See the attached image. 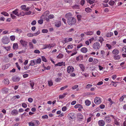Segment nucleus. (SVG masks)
I'll return each instance as SVG.
<instances>
[{
  "label": "nucleus",
  "instance_id": "obj_1",
  "mask_svg": "<svg viewBox=\"0 0 126 126\" xmlns=\"http://www.w3.org/2000/svg\"><path fill=\"white\" fill-rule=\"evenodd\" d=\"M67 21L69 25L72 26L75 24L76 22V20L74 17H71L68 18Z\"/></svg>",
  "mask_w": 126,
  "mask_h": 126
},
{
  "label": "nucleus",
  "instance_id": "obj_2",
  "mask_svg": "<svg viewBox=\"0 0 126 126\" xmlns=\"http://www.w3.org/2000/svg\"><path fill=\"white\" fill-rule=\"evenodd\" d=\"M100 47V45L99 43L98 42H95L93 45V49L97 50L99 49Z\"/></svg>",
  "mask_w": 126,
  "mask_h": 126
},
{
  "label": "nucleus",
  "instance_id": "obj_3",
  "mask_svg": "<svg viewBox=\"0 0 126 126\" xmlns=\"http://www.w3.org/2000/svg\"><path fill=\"white\" fill-rule=\"evenodd\" d=\"M1 41L2 43L4 44H7L9 42V40L6 36L3 37L1 39Z\"/></svg>",
  "mask_w": 126,
  "mask_h": 126
},
{
  "label": "nucleus",
  "instance_id": "obj_4",
  "mask_svg": "<svg viewBox=\"0 0 126 126\" xmlns=\"http://www.w3.org/2000/svg\"><path fill=\"white\" fill-rule=\"evenodd\" d=\"M101 102V98L99 97H96L94 99V103L98 105L100 104Z\"/></svg>",
  "mask_w": 126,
  "mask_h": 126
},
{
  "label": "nucleus",
  "instance_id": "obj_5",
  "mask_svg": "<svg viewBox=\"0 0 126 126\" xmlns=\"http://www.w3.org/2000/svg\"><path fill=\"white\" fill-rule=\"evenodd\" d=\"M74 71V67L71 66H69L68 67L67 72L69 73H71Z\"/></svg>",
  "mask_w": 126,
  "mask_h": 126
},
{
  "label": "nucleus",
  "instance_id": "obj_6",
  "mask_svg": "<svg viewBox=\"0 0 126 126\" xmlns=\"http://www.w3.org/2000/svg\"><path fill=\"white\" fill-rule=\"evenodd\" d=\"M73 39L71 38H66L62 40L64 44L68 43L72 41Z\"/></svg>",
  "mask_w": 126,
  "mask_h": 126
},
{
  "label": "nucleus",
  "instance_id": "obj_7",
  "mask_svg": "<svg viewBox=\"0 0 126 126\" xmlns=\"http://www.w3.org/2000/svg\"><path fill=\"white\" fill-rule=\"evenodd\" d=\"M104 120L105 122L108 124L110 123L111 121V119L109 116H106L104 118Z\"/></svg>",
  "mask_w": 126,
  "mask_h": 126
},
{
  "label": "nucleus",
  "instance_id": "obj_8",
  "mask_svg": "<svg viewBox=\"0 0 126 126\" xmlns=\"http://www.w3.org/2000/svg\"><path fill=\"white\" fill-rule=\"evenodd\" d=\"M20 42L22 45L23 47H26L27 46L28 42L26 41L21 39Z\"/></svg>",
  "mask_w": 126,
  "mask_h": 126
},
{
  "label": "nucleus",
  "instance_id": "obj_9",
  "mask_svg": "<svg viewBox=\"0 0 126 126\" xmlns=\"http://www.w3.org/2000/svg\"><path fill=\"white\" fill-rule=\"evenodd\" d=\"M98 124L99 126H104L105 124V122L103 120H100L98 121Z\"/></svg>",
  "mask_w": 126,
  "mask_h": 126
},
{
  "label": "nucleus",
  "instance_id": "obj_10",
  "mask_svg": "<svg viewBox=\"0 0 126 126\" xmlns=\"http://www.w3.org/2000/svg\"><path fill=\"white\" fill-rule=\"evenodd\" d=\"M114 124L117 125H120V120L118 118H116L114 120Z\"/></svg>",
  "mask_w": 126,
  "mask_h": 126
},
{
  "label": "nucleus",
  "instance_id": "obj_11",
  "mask_svg": "<svg viewBox=\"0 0 126 126\" xmlns=\"http://www.w3.org/2000/svg\"><path fill=\"white\" fill-rule=\"evenodd\" d=\"M12 80L13 81L17 82L19 81L20 78L19 77L15 76L13 77L12 78Z\"/></svg>",
  "mask_w": 126,
  "mask_h": 126
},
{
  "label": "nucleus",
  "instance_id": "obj_12",
  "mask_svg": "<svg viewBox=\"0 0 126 126\" xmlns=\"http://www.w3.org/2000/svg\"><path fill=\"white\" fill-rule=\"evenodd\" d=\"M26 5H22L21 7V8L22 10H25L26 11H28L29 10L30 7H28L26 8Z\"/></svg>",
  "mask_w": 126,
  "mask_h": 126
},
{
  "label": "nucleus",
  "instance_id": "obj_13",
  "mask_svg": "<svg viewBox=\"0 0 126 126\" xmlns=\"http://www.w3.org/2000/svg\"><path fill=\"white\" fill-rule=\"evenodd\" d=\"M18 11L19 10L18 9H16L12 11V13L13 14L16 16H19L20 14L19 13Z\"/></svg>",
  "mask_w": 126,
  "mask_h": 126
},
{
  "label": "nucleus",
  "instance_id": "obj_14",
  "mask_svg": "<svg viewBox=\"0 0 126 126\" xmlns=\"http://www.w3.org/2000/svg\"><path fill=\"white\" fill-rule=\"evenodd\" d=\"M119 53V50L116 49H114L112 52V53L115 55H118Z\"/></svg>",
  "mask_w": 126,
  "mask_h": 126
},
{
  "label": "nucleus",
  "instance_id": "obj_15",
  "mask_svg": "<svg viewBox=\"0 0 126 126\" xmlns=\"http://www.w3.org/2000/svg\"><path fill=\"white\" fill-rule=\"evenodd\" d=\"M73 16L72 14L70 13H68L66 14L65 15L66 18H67L70 17H72Z\"/></svg>",
  "mask_w": 126,
  "mask_h": 126
},
{
  "label": "nucleus",
  "instance_id": "obj_16",
  "mask_svg": "<svg viewBox=\"0 0 126 126\" xmlns=\"http://www.w3.org/2000/svg\"><path fill=\"white\" fill-rule=\"evenodd\" d=\"M61 22L60 21H57L55 23V25L57 27H59L61 25Z\"/></svg>",
  "mask_w": 126,
  "mask_h": 126
},
{
  "label": "nucleus",
  "instance_id": "obj_17",
  "mask_svg": "<svg viewBox=\"0 0 126 126\" xmlns=\"http://www.w3.org/2000/svg\"><path fill=\"white\" fill-rule=\"evenodd\" d=\"M84 33L87 35H91L93 34L94 32L92 31H88L85 32Z\"/></svg>",
  "mask_w": 126,
  "mask_h": 126
},
{
  "label": "nucleus",
  "instance_id": "obj_18",
  "mask_svg": "<svg viewBox=\"0 0 126 126\" xmlns=\"http://www.w3.org/2000/svg\"><path fill=\"white\" fill-rule=\"evenodd\" d=\"M80 51L82 52L85 53L87 51L88 49L86 47H83L81 49Z\"/></svg>",
  "mask_w": 126,
  "mask_h": 126
},
{
  "label": "nucleus",
  "instance_id": "obj_19",
  "mask_svg": "<svg viewBox=\"0 0 126 126\" xmlns=\"http://www.w3.org/2000/svg\"><path fill=\"white\" fill-rule=\"evenodd\" d=\"M32 121L34 125V126H37L39 124V121L38 120H34Z\"/></svg>",
  "mask_w": 126,
  "mask_h": 126
},
{
  "label": "nucleus",
  "instance_id": "obj_20",
  "mask_svg": "<svg viewBox=\"0 0 126 126\" xmlns=\"http://www.w3.org/2000/svg\"><path fill=\"white\" fill-rule=\"evenodd\" d=\"M121 56L119 55H115L113 56L114 59L115 60H118L120 59Z\"/></svg>",
  "mask_w": 126,
  "mask_h": 126
},
{
  "label": "nucleus",
  "instance_id": "obj_21",
  "mask_svg": "<svg viewBox=\"0 0 126 126\" xmlns=\"http://www.w3.org/2000/svg\"><path fill=\"white\" fill-rule=\"evenodd\" d=\"M18 113L17 110H12L11 114L12 115H16L18 114Z\"/></svg>",
  "mask_w": 126,
  "mask_h": 126
},
{
  "label": "nucleus",
  "instance_id": "obj_22",
  "mask_svg": "<svg viewBox=\"0 0 126 126\" xmlns=\"http://www.w3.org/2000/svg\"><path fill=\"white\" fill-rule=\"evenodd\" d=\"M65 64L64 63H63V62H59L58 63L55 65V66H62V65H64Z\"/></svg>",
  "mask_w": 126,
  "mask_h": 126
},
{
  "label": "nucleus",
  "instance_id": "obj_23",
  "mask_svg": "<svg viewBox=\"0 0 126 126\" xmlns=\"http://www.w3.org/2000/svg\"><path fill=\"white\" fill-rule=\"evenodd\" d=\"M35 61V59L31 61H30L31 63L29 64H30V65L33 66L36 64Z\"/></svg>",
  "mask_w": 126,
  "mask_h": 126
},
{
  "label": "nucleus",
  "instance_id": "obj_24",
  "mask_svg": "<svg viewBox=\"0 0 126 126\" xmlns=\"http://www.w3.org/2000/svg\"><path fill=\"white\" fill-rule=\"evenodd\" d=\"M30 85L31 87V89H33V87L34 85V82L33 81L31 80L30 81Z\"/></svg>",
  "mask_w": 126,
  "mask_h": 126
},
{
  "label": "nucleus",
  "instance_id": "obj_25",
  "mask_svg": "<svg viewBox=\"0 0 126 126\" xmlns=\"http://www.w3.org/2000/svg\"><path fill=\"white\" fill-rule=\"evenodd\" d=\"M35 64L36 65L40 63L41 62V60L40 58H38L37 59H35Z\"/></svg>",
  "mask_w": 126,
  "mask_h": 126
},
{
  "label": "nucleus",
  "instance_id": "obj_26",
  "mask_svg": "<svg viewBox=\"0 0 126 126\" xmlns=\"http://www.w3.org/2000/svg\"><path fill=\"white\" fill-rule=\"evenodd\" d=\"M72 8L74 9H79L80 8L79 6L78 5H75L73 6Z\"/></svg>",
  "mask_w": 126,
  "mask_h": 126
},
{
  "label": "nucleus",
  "instance_id": "obj_27",
  "mask_svg": "<svg viewBox=\"0 0 126 126\" xmlns=\"http://www.w3.org/2000/svg\"><path fill=\"white\" fill-rule=\"evenodd\" d=\"M18 47V44L16 43H15L13 44V48L14 49H17Z\"/></svg>",
  "mask_w": 126,
  "mask_h": 126
},
{
  "label": "nucleus",
  "instance_id": "obj_28",
  "mask_svg": "<svg viewBox=\"0 0 126 126\" xmlns=\"http://www.w3.org/2000/svg\"><path fill=\"white\" fill-rule=\"evenodd\" d=\"M4 84H8L9 83V80L8 79H5L4 80Z\"/></svg>",
  "mask_w": 126,
  "mask_h": 126
},
{
  "label": "nucleus",
  "instance_id": "obj_29",
  "mask_svg": "<svg viewBox=\"0 0 126 126\" xmlns=\"http://www.w3.org/2000/svg\"><path fill=\"white\" fill-rule=\"evenodd\" d=\"M85 10L87 13H89L92 11V10L90 8L88 7L85 8Z\"/></svg>",
  "mask_w": 126,
  "mask_h": 126
},
{
  "label": "nucleus",
  "instance_id": "obj_30",
  "mask_svg": "<svg viewBox=\"0 0 126 126\" xmlns=\"http://www.w3.org/2000/svg\"><path fill=\"white\" fill-rule=\"evenodd\" d=\"M86 0L87 2L89 3L90 4H93L95 1V0Z\"/></svg>",
  "mask_w": 126,
  "mask_h": 126
},
{
  "label": "nucleus",
  "instance_id": "obj_31",
  "mask_svg": "<svg viewBox=\"0 0 126 126\" xmlns=\"http://www.w3.org/2000/svg\"><path fill=\"white\" fill-rule=\"evenodd\" d=\"M85 102L86 105L87 106H89L91 104V102L88 100H86L85 101Z\"/></svg>",
  "mask_w": 126,
  "mask_h": 126
},
{
  "label": "nucleus",
  "instance_id": "obj_32",
  "mask_svg": "<svg viewBox=\"0 0 126 126\" xmlns=\"http://www.w3.org/2000/svg\"><path fill=\"white\" fill-rule=\"evenodd\" d=\"M67 94V93H64L62 95H59V98L60 99L63 98L65 96V95Z\"/></svg>",
  "mask_w": 126,
  "mask_h": 126
},
{
  "label": "nucleus",
  "instance_id": "obj_33",
  "mask_svg": "<svg viewBox=\"0 0 126 126\" xmlns=\"http://www.w3.org/2000/svg\"><path fill=\"white\" fill-rule=\"evenodd\" d=\"M99 38V39L97 41L98 42H100L102 44L103 42L104 41V39L102 37H100Z\"/></svg>",
  "mask_w": 126,
  "mask_h": 126
},
{
  "label": "nucleus",
  "instance_id": "obj_34",
  "mask_svg": "<svg viewBox=\"0 0 126 126\" xmlns=\"http://www.w3.org/2000/svg\"><path fill=\"white\" fill-rule=\"evenodd\" d=\"M74 107L76 109H77L78 108H82V106L80 104H77Z\"/></svg>",
  "mask_w": 126,
  "mask_h": 126
},
{
  "label": "nucleus",
  "instance_id": "obj_35",
  "mask_svg": "<svg viewBox=\"0 0 126 126\" xmlns=\"http://www.w3.org/2000/svg\"><path fill=\"white\" fill-rule=\"evenodd\" d=\"M74 115V114L73 113H69L68 115V117L70 118L71 119L73 118V117Z\"/></svg>",
  "mask_w": 126,
  "mask_h": 126
},
{
  "label": "nucleus",
  "instance_id": "obj_36",
  "mask_svg": "<svg viewBox=\"0 0 126 126\" xmlns=\"http://www.w3.org/2000/svg\"><path fill=\"white\" fill-rule=\"evenodd\" d=\"M108 100L110 101V106L112 104L115 103V102L113 101L110 98H109L108 99Z\"/></svg>",
  "mask_w": 126,
  "mask_h": 126
},
{
  "label": "nucleus",
  "instance_id": "obj_37",
  "mask_svg": "<svg viewBox=\"0 0 126 126\" xmlns=\"http://www.w3.org/2000/svg\"><path fill=\"white\" fill-rule=\"evenodd\" d=\"M44 49H45L47 48H49L50 49L49 44H45L43 45Z\"/></svg>",
  "mask_w": 126,
  "mask_h": 126
},
{
  "label": "nucleus",
  "instance_id": "obj_38",
  "mask_svg": "<svg viewBox=\"0 0 126 126\" xmlns=\"http://www.w3.org/2000/svg\"><path fill=\"white\" fill-rule=\"evenodd\" d=\"M113 34L112 33L110 32V33H108L106 34V36L107 37H110L112 36Z\"/></svg>",
  "mask_w": 126,
  "mask_h": 126
},
{
  "label": "nucleus",
  "instance_id": "obj_39",
  "mask_svg": "<svg viewBox=\"0 0 126 126\" xmlns=\"http://www.w3.org/2000/svg\"><path fill=\"white\" fill-rule=\"evenodd\" d=\"M48 85L49 86H51L53 85V82L52 80H50L48 81Z\"/></svg>",
  "mask_w": 126,
  "mask_h": 126
},
{
  "label": "nucleus",
  "instance_id": "obj_40",
  "mask_svg": "<svg viewBox=\"0 0 126 126\" xmlns=\"http://www.w3.org/2000/svg\"><path fill=\"white\" fill-rule=\"evenodd\" d=\"M122 51L123 53H126V46L122 48Z\"/></svg>",
  "mask_w": 126,
  "mask_h": 126
},
{
  "label": "nucleus",
  "instance_id": "obj_41",
  "mask_svg": "<svg viewBox=\"0 0 126 126\" xmlns=\"http://www.w3.org/2000/svg\"><path fill=\"white\" fill-rule=\"evenodd\" d=\"M1 14L5 16H9V14L5 12H1Z\"/></svg>",
  "mask_w": 126,
  "mask_h": 126
},
{
  "label": "nucleus",
  "instance_id": "obj_42",
  "mask_svg": "<svg viewBox=\"0 0 126 126\" xmlns=\"http://www.w3.org/2000/svg\"><path fill=\"white\" fill-rule=\"evenodd\" d=\"M67 47V48H65V49L66 50V52H68L67 51V48H68V49H72L73 48V46L71 45H68Z\"/></svg>",
  "mask_w": 126,
  "mask_h": 126
},
{
  "label": "nucleus",
  "instance_id": "obj_43",
  "mask_svg": "<svg viewBox=\"0 0 126 126\" xmlns=\"http://www.w3.org/2000/svg\"><path fill=\"white\" fill-rule=\"evenodd\" d=\"M63 54H60L57 57V58L58 59H61L63 58Z\"/></svg>",
  "mask_w": 126,
  "mask_h": 126
},
{
  "label": "nucleus",
  "instance_id": "obj_44",
  "mask_svg": "<svg viewBox=\"0 0 126 126\" xmlns=\"http://www.w3.org/2000/svg\"><path fill=\"white\" fill-rule=\"evenodd\" d=\"M80 68L83 71L84 70L85 68L83 64H81L79 65Z\"/></svg>",
  "mask_w": 126,
  "mask_h": 126
},
{
  "label": "nucleus",
  "instance_id": "obj_45",
  "mask_svg": "<svg viewBox=\"0 0 126 126\" xmlns=\"http://www.w3.org/2000/svg\"><path fill=\"white\" fill-rule=\"evenodd\" d=\"M114 3V1L112 0L110 1L109 2V4L111 6H113Z\"/></svg>",
  "mask_w": 126,
  "mask_h": 126
},
{
  "label": "nucleus",
  "instance_id": "obj_46",
  "mask_svg": "<svg viewBox=\"0 0 126 126\" xmlns=\"http://www.w3.org/2000/svg\"><path fill=\"white\" fill-rule=\"evenodd\" d=\"M29 46L30 48L31 49H33L34 48L33 45L31 42H29Z\"/></svg>",
  "mask_w": 126,
  "mask_h": 126
},
{
  "label": "nucleus",
  "instance_id": "obj_47",
  "mask_svg": "<svg viewBox=\"0 0 126 126\" xmlns=\"http://www.w3.org/2000/svg\"><path fill=\"white\" fill-rule=\"evenodd\" d=\"M3 47L7 51H9L11 49V47L10 46L7 47Z\"/></svg>",
  "mask_w": 126,
  "mask_h": 126
},
{
  "label": "nucleus",
  "instance_id": "obj_48",
  "mask_svg": "<svg viewBox=\"0 0 126 126\" xmlns=\"http://www.w3.org/2000/svg\"><path fill=\"white\" fill-rule=\"evenodd\" d=\"M106 46L108 47V49H111L112 48V47L110 44H106Z\"/></svg>",
  "mask_w": 126,
  "mask_h": 126
},
{
  "label": "nucleus",
  "instance_id": "obj_49",
  "mask_svg": "<svg viewBox=\"0 0 126 126\" xmlns=\"http://www.w3.org/2000/svg\"><path fill=\"white\" fill-rule=\"evenodd\" d=\"M15 64L16 65V66L18 69L19 70H20L21 69V67H20L19 65L18 64V63L16 62V63Z\"/></svg>",
  "mask_w": 126,
  "mask_h": 126
},
{
  "label": "nucleus",
  "instance_id": "obj_50",
  "mask_svg": "<svg viewBox=\"0 0 126 126\" xmlns=\"http://www.w3.org/2000/svg\"><path fill=\"white\" fill-rule=\"evenodd\" d=\"M68 87L67 85L64 86L63 87H62L60 88V90L61 91H63L65 89H66Z\"/></svg>",
  "mask_w": 126,
  "mask_h": 126
},
{
  "label": "nucleus",
  "instance_id": "obj_51",
  "mask_svg": "<svg viewBox=\"0 0 126 126\" xmlns=\"http://www.w3.org/2000/svg\"><path fill=\"white\" fill-rule=\"evenodd\" d=\"M42 59V60L45 62H47V60L46 58L44 56H42L41 57Z\"/></svg>",
  "mask_w": 126,
  "mask_h": 126
},
{
  "label": "nucleus",
  "instance_id": "obj_52",
  "mask_svg": "<svg viewBox=\"0 0 126 126\" xmlns=\"http://www.w3.org/2000/svg\"><path fill=\"white\" fill-rule=\"evenodd\" d=\"M98 62V60L96 59H94V61L93 62V63L94 64H97Z\"/></svg>",
  "mask_w": 126,
  "mask_h": 126
},
{
  "label": "nucleus",
  "instance_id": "obj_53",
  "mask_svg": "<svg viewBox=\"0 0 126 126\" xmlns=\"http://www.w3.org/2000/svg\"><path fill=\"white\" fill-rule=\"evenodd\" d=\"M54 17V16L53 15H50L48 16V18L50 19H52Z\"/></svg>",
  "mask_w": 126,
  "mask_h": 126
},
{
  "label": "nucleus",
  "instance_id": "obj_54",
  "mask_svg": "<svg viewBox=\"0 0 126 126\" xmlns=\"http://www.w3.org/2000/svg\"><path fill=\"white\" fill-rule=\"evenodd\" d=\"M11 40L12 41H14L15 40V36L14 35H12L10 36Z\"/></svg>",
  "mask_w": 126,
  "mask_h": 126
},
{
  "label": "nucleus",
  "instance_id": "obj_55",
  "mask_svg": "<svg viewBox=\"0 0 126 126\" xmlns=\"http://www.w3.org/2000/svg\"><path fill=\"white\" fill-rule=\"evenodd\" d=\"M64 1L66 3L69 4L71 3L72 2V1L71 0H64Z\"/></svg>",
  "mask_w": 126,
  "mask_h": 126
},
{
  "label": "nucleus",
  "instance_id": "obj_56",
  "mask_svg": "<svg viewBox=\"0 0 126 126\" xmlns=\"http://www.w3.org/2000/svg\"><path fill=\"white\" fill-rule=\"evenodd\" d=\"M77 17L79 21L80 20H81V16L80 15H77Z\"/></svg>",
  "mask_w": 126,
  "mask_h": 126
},
{
  "label": "nucleus",
  "instance_id": "obj_57",
  "mask_svg": "<svg viewBox=\"0 0 126 126\" xmlns=\"http://www.w3.org/2000/svg\"><path fill=\"white\" fill-rule=\"evenodd\" d=\"M92 86V85L90 84H87L86 86V88H90Z\"/></svg>",
  "mask_w": 126,
  "mask_h": 126
},
{
  "label": "nucleus",
  "instance_id": "obj_58",
  "mask_svg": "<svg viewBox=\"0 0 126 126\" xmlns=\"http://www.w3.org/2000/svg\"><path fill=\"white\" fill-rule=\"evenodd\" d=\"M78 85H75L74 86H73V87H72V89L73 90H74V89H76L78 88Z\"/></svg>",
  "mask_w": 126,
  "mask_h": 126
},
{
  "label": "nucleus",
  "instance_id": "obj_59",
  "mask_svg": "<svg viewBox=\"0 0 126 126\" xmlns=\"http://www.w3.org/2000/svg\"><path fill=\"white\" fill-rule=\"evenodd\" d=\"M11 16L13 19H14L16 18V17L14 15V14H10Z\"/></svg>",
  "mask_w": 126,
  "mask_h": 126
},
{
  "label": "nucleus",
  "instance_id": "obj_60",
  "mask_svg": "<svg viewBox=\"0 0 126 126\" xmlns=\"http://www.w3.org/2000/svg\"><path fill=\"white\" fill-rule=\"evenodd\" d=\"M34 52L35 53L39 54L40 53V51L38 49H35L34 50Z\"/></svg>",
  "mask_w": 126,
  "mask_h": 126
},
{
  "label": "nucleus",
  "instance_id": "obj_61",
  "mask_svg": "<svg viewBox=\"0 0 126 126\" xmlns=\"http://www.w3.org/2000/svg\"><path fill=\"white\" fill-rule=\"evenodd\" d=\"M40 32L39 31H38L36 33H33L34 36H36L38 35Z\"/></svg>",
  "mask_w": 126,
  "mask_h": 126
},
{
  "label": "nucleus",
  "instance_id": "obj_62",
  "mask_svg": "<svg viewBox=\"0 0 126 126\" xmlns=\"http://www.w3.org/2000/svg\"><path fill=\"white\" fill-rule=\"evenodd\" d=\"M48 32V30L47 29H44L42 31V32L43 33H47Z\"/></svg>",
  "mask_w": 126,
  "mask_h": 126
},
{
  "label": "nucleus",
  "instance_id": "obj_63",
  "mask_svg": "<svg viewBox=\"0 0 126 126\" xmlns=\"http://www.w3.org/2000/svg\"><path fill=\"white\" fill-rule=\"evenodd\" d=\"M36 21L35 20H34L31 23V24L32 25H34L36 24Z\"/></svg>",
  "mask_w": 126,
  "mask_h": 126
},
{
  "label": "nucleus",
  "instance_id": "obj_64",
  "mask_svg": "<svg viewBox=\"0 0 126 126\" xmlns=\"http://www.w3.org/2000/svg\"><path fill=\"white\" fill-rule=\"evenodd\" d=\"M29 126H34L32 121L31 122H30L29 123Z\"/></svg>",
  "mask_w": 126,
  "mask_h": 126
}]
</instances>
